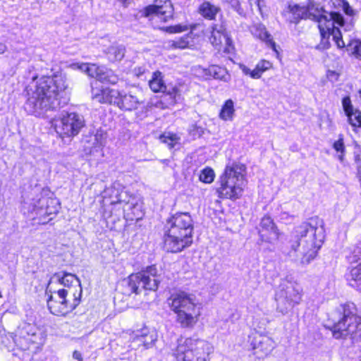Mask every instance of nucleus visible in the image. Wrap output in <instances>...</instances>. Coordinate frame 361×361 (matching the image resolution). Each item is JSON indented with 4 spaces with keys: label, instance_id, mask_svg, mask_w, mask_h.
Listing matches in <instances>:
<instances>
[{
    "label": "nucleus",
    "instance_id": "f257e3e1",
    "mask_svg": "<svg viewBox=\"0 0 361 361\" xmlns=\"http://www.w3.org/2000/svg\"><path fill=\"white\" fill-rule=\"evenodd\" d=\"M25 109L36 116L49 117L68 101L66 77L61 73L34 80L27 87Z\"/></svg>",
    "mask_w": 361,
    "mask_h": 361
},
{
    "label": "nucleus",
    "instance_id": "f03ea898",
    "mask_svg": "<svg viewBox=\"0 0 361 361\" xmlns=\"http://www.w3.org/2000/svg\"><path fill=\"white\" fill-rule=\"evenodd\" d=\"M324 239L323 228L308 223L294 228L289 240L290 250L286 255L291 261L301 265L310 264L317 256Z\"/></svg>",
    "mask_w": 361,
    "mask_h": 361
},
{
    "label": "nucleus",
    "instance_id": "7ed1b4c3",
    "mask_svg": "<svg viewBox=\"0 0 361 361\" xmlns=\"http://www.w3.org/2000/svg\"><path fill=\"white\" fill-rule=\"evenodd\" d=\"M56 281L62 288L52 292L47 300L51 313L64 316L73 311L80 304L82 290L80 279L75 275L64 272L54 275L51 282Z\"/></svg>",
    "mask_w": 361,
    "mask_h": 361
},
{
    "label": "nucleus",
    "instance_id": "20e7f679",
    "mask_svg": "<svg viewBox=\"0 0 361 361\" xmlns=\"http://www.w3.org/2000/svg\"><path fill=\"white\" fill-rule=\"evenodd\" d=\"M165 228L164 248L167 252H178L192 244L193 221L188 213L176 214Z\"/></svg>",
    "mask_w": 361,
    "mask_h": 361
},
{
    "label": "nucleus",
    "instance_id": "39448f33",
    "mask_svg": "<svg viewBox=\"0 0 361 361\" xmlns=\"http://www.w3.org/2000/svg\"><path fill=\"white\" fill-rule=\"evenodd\" d=\"M171 310L176 314V321L183 328H192L201 315V305L195 297L185 292L175 293L168 299Z\"/></svg>",
    "mask_w": 361,
    "mask_h": 361
},
{
    "label": "nucleus",
    "instance_id": "423d86ee",
    "mask_svg": "<svg viewBox=\"0 0 361 361\" xmlns=\"http://www.w3.org/2000/svg\"><path fill=\"white\" fill-rule=\"evenodd\" d=\"M246 166L241 163H232L226 166L220 177V186L217 189L219 197L237 199L245 185Z\"/></svg>",
    "mask_w": 361,
    "mask_h": 361
},
{
    "label": "nucleus",
    "instance_id": "0eeeda50",
    "mask_svg": "<svg viewBox=\"0 0 361 361\" xmlns=\"http://www.w3.org/2000/svg\"><path fill=\"white\" fill-rule=\"evenodd\" d=\"M44 341V338L40 329L32 324H24L14 335H5L2 344L8 351H15L16 348L23 351L31 348L36 350Z\"/></svg>",
    "mask_w": 361,
    "mask_h": 361
},
{
    "label": "nucleus",
    "instance_id": "6e6552de",
    "mask_svg": "<svg viewBox=\"0 0 361 361\" xmlns=\"http://www.w3.org/2000/svg\"><path fill=\"white\" fill-rule=\"evenodd\" d=\"M213 353V345L206 341L180 338L173 350V356L176 361H210Z\"/></svg>",
    "mask_w": 361,
    "mask_h": 361
},
{
    "label": "nucleus",
    "instance_id": "1a4fd4ad",
    "mask_svg": "<svg viewBox=\"0 0 361 361\" xmlns=\"http://www.w3.org/2000/svg\"><path fill=\"white\" fill-rule=\"evenodd\" d=\"M320 17L318 23L321 35V42L317 45V49L324 50L329 47V37L331 35L338 48H343L345 42L343 39L341 32L335 24L343 25L344 20L343 16L337 13H328Z\"/></svg>",
    "mask_w": 361,
    "mask_h": 361
},
{
    "label": "nucleus",
    "instance_id": "9d476101",
    "mask_svg": "<svg viewBox=\"0 0 361 361\" xmlns=\"http://www.w3.org/2000/svg\"><path fill=\"white\" fill-rule=\"evenodd\" d=\"M303 296L302 286L294 281H283L275 295L276 310L283 314H287L295 306L299 305Z\"/></svg>",
    "mask_w": 361,
    "mask_h": 361
},
{
    "label": "nucleus",
    "instance_id": "9b49d317",
    "mask_svg": "<svg viewBox=\"0 0 361 361\" xmlns=\"http://www.w3.org/2000/svg\"><path fill=\"white\" fill-rule=\"evenodd\" d=\"M154 266L148 267L145 270L130 275L126 281L128 293L138 294L142 290L155 291L159 280Z\"/></svg>",
    "mask_w": 361,
    "mask_h": 361
},
{
    "label": "nucleus",
    "instance_id": "f8f14e48",
    "mask_svg": "<svg viewBox=\"0 0 361 361\" xmlns=\"http://www.w3.org/2000/svg\"><path fill=\"white\" fill-rule=\"evenodd\" d=\"M329 12L319 6L310 4L307 6H300L295 4H288L282 11V16L290 23H297L300 19L310 18L318 22L320 17Z\"/></svg>",
    "mask_w": 361,
    "mask_h": 361
},
{
    "label": "nucleus",
    "instance_id": "ddd939ff",
    "mask_svg": "<svg viewBox=\"0 0 361 361\" xmlns=\"http://www.w3.org/2000/svg\"><path fill=\"white\" fill-rule=\"evenodd\" d=\"M51 125L62 138L75 136L85 126L82 116L76 113H66L59 118H54Z\"/></svg>",
    "mask_w": 361,
    "mask_h": 361
},
{
    "label": "nucleus",
    "instance_id": "4468645a",
    "mask_svg": "<svg viewBox=\"0 0 361 361\" xmlns=\"http://www.w3.org/2000/svg\"><path fill=\"white\" fill-rule=\"evenodd\" d=\"M31 205V212L35 213L42 224L51 221L53 219L52 216L55 215L59 209L58 200L43 196L33 200Z\"/></svg>",
    "mask_w": 361,
    "mask_h": 361
},
{
    "label": "nucleus",
    "instance_id": "2eb2a0df",
    "mask_svg": "<svg viewBox=\"0 0 361 361\" xmlns=\"http://www.w3.org/2000/svg\"><path fill=\"white\" fill-rule=\"evenodd\" d=\"M343 317L333 326V335L338 339L343 338V332L350 329H355V325L361 317L357 315L354 304L348 303L342 306Z\"/></svg>",
    "mask_w": 361,
    "mask_h": 361
},
{
    "label": "nucleus",
    "instance_id": "dca6fc26",
    "mask_svg": "<svg viewBox=\"0 0 361 361\" xmlns=\"http://www.w3.org/2000/svg\"><path fill=\"white\" fill-rule=\"evenodd\" d=\"M250 343L253 355L258 359L267 357L276 345L272 338L258 333L250 336Z\"/></svg>",
    "mask_w": 361,
    "mask_h": 361
},
{
    "label": "nucleus",
    "instance_id": "f3484780",
    "mask_svg": "<svg viewBox=\"0 0 361 361\" xmlns=\"http://www.w3.org/2000/svg\"><path fill=\"white\" fill-rule=\"evenodd\" d=\"M210 43L218 50L221 49V46L226 45L225 51H229L232 41L226 32V25L223 22L220 23H214L207 32Z\"/></svg>",
    "mask_w": 361,
    "mask_h": 361
},
{
    "label": "nucleus",
    "instance_id": "a211bd4d",
    "mask_svg": "<svg viewBox=\"0 0 361 361\" xmlns=\"http://www.w3.org/2000/svg\"><path fill=\"white\" fill-rule=\"evenodd\" d=\"M146 16H154L160 20L166 22L173 14V7L169 0H155L154 4L145 9Z\"/></svg>",
    "mask_w": 361,
    "mask_h": 361
},
{
    "label": "nucleus",
    "instance_id": "6ab92c4d",
    "mask_svg": "<svg viewBox=\"0 0 361 361\" xmlns=\"http://www.w3.org/2000/svg\"><path fill=\"white\" fill-rule=\"evenodd\" d=\"M116 201L112 202V204H121L123 202V209L126 216L131 220L141 218L140 206L137 204V200L135 197H128L126 191H121L116 196Z\"/></svg>",
    "mask_w": 361,
    "mask_h": 361
},
{
    "label": "nucleus",
    "instance_id": "aec40b11",
    "mask_svg": "<svg viewBox=\"0 0 361 361\" xmlns=\"http://www.w3.org/2000/svg\"><path fill=\"white\" fill-rule=\"evenodd\" d=\"M259 234L262 241L274 243L278 240L280 233L269 216H264L260 222Z\"/></svg>",
    "mask_w": 361,
    "mask_h": 361
},
{
    "label": "nucleus",
    "instance_id": "412c9836",
    "mask_svg": "<svg viewBox=\"0 0 361 361\" xmlns=\"http://www.w3.org/2000/svg\"><path fill=\"white\" fill-rule=\"evenodd\" d=\"M164 94L155 106L157 108L166 109L174 106L180 97V90L178 85H166V90H164Z\"/></svg>",
    "mask_w": 361,
    "mask_h": 361
},
{
    "label": "nucleus",
    "instance_id": "4be33fe9",
    "mask_svg": "<svg viewBox=\"0 0 361 361\" xmlns=\"http://www.w3.org/2000/svg\"><path fill=\"white\" fill-rule=\"evenodd\" d=\"M197 73L205 79L213 78L226 82L231 80V75L228 71L216 65L210 66L207 68L200 66L197 68Z\"/></svg>",
    "mask_w": 361,
    "mask_h": 361
},
{
    "label": "nucleus",
    "instance_id": "5701e85b",
    "mask_svg": "<svg viewBox=\"0 0 361 361\" xmlns=\"http://www.w3.org/2000/svg\"><path fill=\"white\" fill-rule=\"evenodd\" d=\"M121 92L118 90L104 88L92 92V97L97 102L104 104H114L117 106Z\"/></svg>",
    "mask_w": 361,
    "mask_h": 361
},
{
    "label": "nucleus",
    "instance_id": "b1692460",
    "mask_svg": "<svg viewBox=\"0 0 361 361\" xmlns=\"http://www.w3.org/2000/svg\"><path fill=\"white\" fill-rule=\"evenodd\" d=\"M90 71L94 72L92 78H95L101 82L114 85L118 81V77L114 72L105 66L96 65V66H92Z\"/></svg>",
    "mask_w": 361,
    "mask_h": 361
},
{
    "label": "nucleus",
    "instance_id": "393cba45",
    "mask_svg": "<svg viewBox=\"0 0 361 361\" xmlns=\"http://www.w3.org/2000/svg\"><path fill=\"white\" fill-rule=\"evenodd\" d=\"M158 335L154 329L142 328L135 334V341L140 342L146 348H151L157 341Z\"/></svg>",
    "mask_w": 361,
    "mask_h": 361
},
{
    "label": "nucleus",
    "instance_id": "a878e982",
    "mask_svg": "<svg viewBox=\"0 0 361 361\" xmlns=\"http://www.w3.org/2000/svg\"><path fill=\"white\" fill-rule=\"evenodd\" d=\"M239 66L245 75H250L253 79H259L263 73L271 68L272 63L267 60H261L252 71L243 64H240Z\"/></svg>",
    "mask_w": 361,
    "mask_h": 361
},
{
    "label": "nucleus",
    "instance_id": "bb28decb",
    "mask_svg": "<svg viewBox=\"0 0 361 361\" xmlns=\"http://www.w3.org/2000/svg\"><path fill=\"white\" fill-rule=\"evenodd\" d=\"M142 102L131 93L121 92L117 106L123 111H133L138 108Z\"/></svg>",
    "mask_w": 361,
    "mask_h": 361
},
{
    "label": "nucleus",
    "instance_id": "cd10ccee",
    "mask_svg": "<svg viewBox=\"0 0 361 361\" xmlns=\"http://www.w3.org/2000/svg\"><path fill=\"white\" fill-rule=\"evenodd\" d=\"M105 53L109 61H119L125 56L126 48L121 44H113L106 49Z\"/></svg>",
    "mask_w": 361,
    "mask_h": 361
},
{
    "label": "nucleus",
    "instance_id": "c85d7f7f",
    "mask_svg": "<svg viewBox=\"0 0 361 361\" xmlns=\"http://www.w3.org/2000/svg\"><path fill=\"white\" fill-rule=\"evenodd\" d=\"M149 86L154 92H162L166 90V84L163 80V75L160 71L153 73L149 81Z\"/></svg>",
    "mask_w": 361,
    "mask_h": 361
},
{
    "label": "nucleus",
    "instance_id": "c756f323",
    "mask_svg": "<svg viewBox=\"0 0 361 361\" xmlns=\"http://www.w3.org/2000/svg\"><path fill=\"white\" fill-rule=\"evenodd\" d=\"M219 8L211 4L208 1L204 2L200 7V13L205 18L212 20L219 11Z\"/></svg>",
    "mask_w": 361,
    "mask_h": 361
},
{
    "label": "nucleus",
    "instance_id": "7c9ffc66",
    "mask_svg": "<svg viewBox=\"0 0 361 361\" xmlns=\"http://www.w3.org/2000/svg\"><path fill=\"white\" fill-rule=\"evenodd\" d=\"M354 328L355 329L352 331L349 329L343 332V338L349 336L353 343L361 344V319L356 323Z\"/></svg>",
    "mask_w": 361,
    "mask_h": 361
},
{
    "label": "nucleus",
    "instance_id": "2f4dec72",
    "mask_svg": "<svg viewBox=\"0 0 361 361\" xmlns=\"http://www.w3.org/2000/svg\"><path fill=\"white\" fill-rule=\"evenodd\" d=\"M234 114V106L231 99L227 100L223 106L219 116L224 121L231 120Z\"/></svg>",
    "mask_w": 361,
    "mask_h": 361
},
{
    "label": "nucleus",
    "instance_id": "473e14b6",
    "mask_svg": "<svg viewBox=\"0 0 361 361\" xmlns=\"http://www.w3.org/2000/svg\"><path fill=\"white\" fill-rule=\"evenodd\" d=\"M256 31L259 32V33L257 34L259 38L266 42L267 44L269 45L274 51H276V44L273 41L270 34H269L268 32L266 30V28L264 25H259V26H257Z\"/></svg>",
    "mask_w": 361,
    "mask_h": 361
},
{
    "label": "nucleus",
    "instance_id": "72a5a7b5",
    "mask_svg": "<svg viewBox=\"0 0 361 361\" xmlns=\"http://www.w3.org/2000/svg\"><path fill=\"white\" fill-rule=\"evenodd\" d=\"M161 142L167 144L169 148H173L180 141V137L171 133H165L159 137Z\"/></svg>",
    "mask_w": 361,
    "mask_h": 361
},
{
    "label": "nucleus",
    "instance_id": "f704fd0d",
    "mask_svg": "<svg viewBox=\"0 0 361 361\" xmlns=\"http://www.w3.org/2000/svg\"><path fill=\"white\" fill-rule=\"evenodd\" d=\"M347 50L350 52V54L355 56L356 58H358L361 54V42L357 39L350 40L347 44L345 43V46Z\"/></svg>",
    "mask_w": 361,
    "mask_h": 361
},
{
    "label": "nucleus",
    "instance_id": "c9c22d12",
    "mask_svg": "<svg viewBox=\"0 0 361 361\" xmlns=\"http://www.w3.org/2000/svg\"><path fill=\"white\" fill-rule=\"evenodd\" d=\"M214 177L215 173L214 170L209 167H207L200 171L199 180L204 183H211L214 181Z\"/></svg>",
    "mask_w": 361,
    "mask_h": 361
},
{
    "label": "nucleus",
    "instance_id": "e433bc0d",
    "mask_svg": "<svg viewBox=\"0 0 361 361\" xmlns=\"http://www.w3.org/2000/svg\"><path fill=\"white\" fill-rule=\"evenodd\" d=\"M192 45L191 37L189 35L172 42L171 46L175 48L185 49Z\"/></svg>",
    "mask_w": 361,
    "mask_h": 361
},
{
    "label": "nucleus",
    "instance_id": "4c0bfd02",
    "mask_svg": "<svg viewBox=\"0 0 361 361\" xmlns=\"http://www.w3.org/2000/svg\"><path fill=\"white\" fill-rule=\"evenodd\" d=\"M92 66H96V64L85 63H72L71 65V68H73L74 70H76V69L80 70L81 71L86 73L89 76H90L92 78L94 75V72H92L90 71V70H92Z\"/></svg>",
    "mask_w": 361,
    "mask_h": 361
},
{
    "label": "nucleus",
    "instance_id": "58836bf2",
    "mask_svg": "<svg viewBox=\"0 0 361 361\" xmlns=\"http://www.w3.org/2000/svg\"><path fill=\"white\" fill-rule=\"evenodd\" d=\"M107 135L104 130H97L94 137V144L99 147H103L106 143Z\"/></svg>",
    "mask_w": 361,
    "mask_h": 361
},
{
    "label": "nucleus",
    "instance_id": "ea45409f",
    "mask_svg": "<svg viewBox=\"0 0 361 361\" xmlns=\"http://www.w3.org/2000/svg\"><path fill=\"white\" fill-rule=\"evenodd\" d=\"M349 123L355 127L361 126V111L355 109L353 112L347 115Z\"/></svg>",
    "mask_w": 361,
    "mask_h": 361
},
{
    "label": "nucleus",
    "instance_id": "a19ab883",
    "mask_svg": "<svg viewBox=\"0 0 361 361\" xmlns=\"http://www.w3.org/2000/svg\"><path fill=\"white\" fill-rule=\"evenodd\" d=\"M333 147L337 152L341 153V154L338 155V159L341 161H343L345 152L343 137H340L339 139L334 143Z\"/></svg>",
    "mask_w": 361,
    "mask_h": 361
},
{
    "label": "nucleus",
    "instance_id": "79ce46f5",
    "mask_svg": "<svg viewBox=\"0 0 361 361\" xmlns=\"http://www.w3.org/2000/svg\"><path fill=\"white\" fill-rule=\"evenodd\" d=\"M342 105L346 116L355 110L351 104V100L349 97H345L343 99Z\"/></svg>",
    "mask_w": 361,
    "mask_h": 361
},
{
    "label": "nucleus",
    "instance_id": "37998d69",
    "mask_svg": "<svg viewBox=\"0 0 361 361\" xmlns=\"http://www.w3.org/2000/svg\"><path fill=\"white\" fill-rule=\"evenodd\" d=\"M228 4L231 7L239 14L243 13V9L238 0H229Z\"/></svg>",
    "mask_w": 361,
    "mask_h": 361
},
{
    "label": "nucleus",
    "instance_id": "c03bdc74",
    "mask_svg": "<svg viewBox=\"0 0 361 361\" xmlns=\"http://www.w3.org/2000/svg\"><path fill=\"white\" fill-rule=\"evenodd\" d=\"M338 73L334 71L329 70L326 73L327 78L332 82L338 80Z\"/></svg>",
    "mask_w": 361,
    "mask_h": 361
},
{
    "label": "nucleus",
    "instance_id": "a18cd8bd",
    "mask_svg": "<svg viewBox=\"0 0 361 361\" xmlns=\"http://www.w3.org/2000/svg\"><path fill=\"white\" fill-rule=\"evenodd\" d=\"M73 357L75 359V360H77L78 361H82V354L78 351V350H75L73 353Z\"/></svg>",
    "mask_w": 361,
    "mask_h": 361
},
{
    "label": "nucleus",
    "instance_id": "49530a36",
    "mask_svg": "<svg viewBox=\"0 0 361 361\" xmlns=\"http://www.w3.org/2000/svg\"><path fill=\"white\" fill-rule=\"evenodd\" d=\"M145 71V69L142 67H138V68H135L134 69V72H135V74L137 75V76H140L141 75H142Z\"/></svg>",
    "mask_w": 361,
    "mask_h": 361
},
{
    "label": "nucleus",
    "instance_id": "de8ad7c7",
    "mask_svg": "<svg viewBox=\"0 0 361 361\" xmlns=\"http://www.w3.org/2000/svg\"><path fill=\"white\" fill-rule=\"evenodd\" d=\"M280 218L281 220H289V219H291L293 218L292 216H290L288 213L286 212H282L281 214H280Z\"/></svg>",
    "mask_w": 361,
    "mask_h": 361
},
{
    "label": "nucleus",
    "instance_id": "09e8293b",
    "mask_svg": "<svg viewBox=\"0 0 361 361\" xmlns=\"http://www.w3.org/2000/svg\"><path fill=\"white\" fill-rule=\"evenodd\" d=\"M171 32H180L182 31V27L180 25H177L175 27H170Z\"/></svg>",
    "mask_w": 361,
    "mask_h": 361
},
{
    "label": "nucleus",
    "instance_id": "8fccbe9b",
    "mask_svg": "<svg viewBox=\"0 0 361 361\" xmlns=\"http://www.w3.org/2000/svg\"><path fill=\"white\" fill-rule=\"evenodd\" d=\"M250 4H256L258 7V8L260 10L261 9V2L262 1V0H249Z\"/></svg>",
    "mask_w": 361,
    "mask_h": 361
},
{
    "label": "nucleus",
    "instance_id": "3c124183",
    "mask_svg": "<svg viewBox=\"0 0 361 361\" xmlns=\"http://www.w3.org/2000/svg\"><path fill=\"white\" fill-rule=\"evenodd\" d=\"M344 9L346 14L349 16L353 15V10L349 6V5H347Z\"/></svg>",
    "mask_w": 361,
    "mask_h": 361
},
{
    "label": "nucleus",
    "instance_id": "603ef678",
    "mask_svg": "<svg viewBox=\"0 0 361 361\" xmlns=\"http://www.w3.org/2000/svg\"><path fill=\"white\" fill-rule=\"evenodd\" d=\"M358 178H361V160L357 161Z\"/></svg>",
    "mask_w": 361,
    "mask_h": 361
},
{
    "label": "nucleus",
    "instance_id": "864d4df0",
    "mask_svg": "<svg viewBox=\"0 0 361 361\" xmlns=\"http://www.w3.org/2000/svg\"><path fill=\"white\" fill-rule=\"evenodd\" d=\"M6 46L4 44L0 42V54L4 53L6 51Z\"/></svg>",
    "mask_w": 361,
    "mask_h": 361
},
{
    "label": "nucleus",
    "instance_id": "5fc2aeb1",
    "mask_svg": "<svg viewBox=\"0 0 361 361\" xmlns=\"http://www.w3.org/2000/svg\"><path fill=\"white\" fill-rule=\"evenodd\" d=\"M185 28H186V26H184V28H183V30H185Z\"/></svg>",
    "mask_w": 361,
    "mask_h": 361
},
{
    "label": "nucleus",
    "instance_id": "6e6d98bb",
    "mask_svg": "<svg viewBox=\"0 0 361 361\" xmlns=\"http://www.w3.org/2000/svg\"><path fill=\"white\" fill-rule=\"evenodd\" d=\"M185 28H186V26H184V28H183V30H185Z\"/></svg>",
    "mask_w": 361,
    "mask_h": 361
},
{
    "label": "nucleus",
    "instance_id": "4d7b16f0",
    "mask_svg": "<svg viewBox=\"0 0 361 361\" xmlns=\"http://www.w3.org/2000/svg\"><path fill=\"white\" fill-rule=\"evenodd\" d=\"M360 97H361V90L360 91Z\"/></svg>",
    "mask_w": 361,
    "mask_h": 361
}]
</instances>
